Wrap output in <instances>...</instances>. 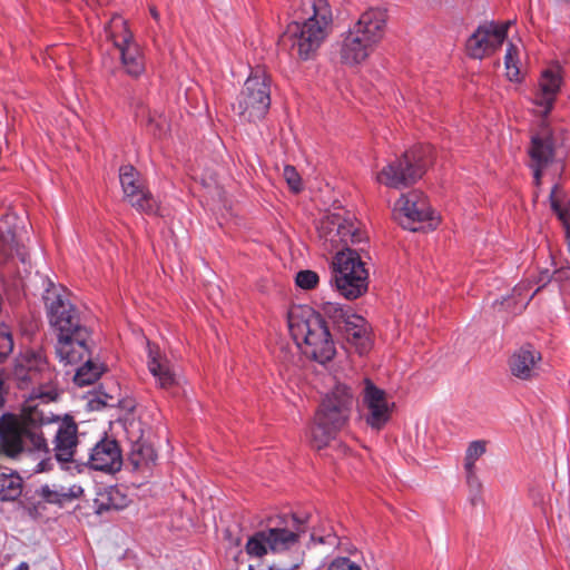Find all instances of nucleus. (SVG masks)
<instances>
[{
	"label": "nucleus",
	"instance_id": "nucleus-1",
	"mask_svg": "<svg viewBox=\"0 0 570 570\" xmlns=\"http://www.w3.org/2000/svg\"><path fill=\"white\" fill-rule=\"evenodd\" d=\"M19 390L28 391L20 416L3 413L0 416V450L13 460L32 459L33 473L51 471L53 460L42 426L51 417L40 407L58 396L55 387L56 373L39 353L26 352L16 360L12 372Z\"/></svg>",
	"mask_w": 570,
	"mask_h": 570
},
{
	"label": "nucleus",
	"instance_id": "nucleus-2",
	"mask_svg": "<svg viewBox=\"0 0 570 570\" xmlns=\"http://www.w3.org/2000/svg\"><path fill=\"white\" fill-rule=\"evenodd\" d=\"M288 330L296 345L314 361L325 364L335 353V343L322 315L308 306L288 312Z\"/></svg>",
	"mask_w": 570,
	"mask_h": 570
},
{
	"label": "nucleus",
	"instance_id": "nucleus-3",
	"mask_svg": "<svg viewBox=\"0 0 570 570\" xmlns=\"http://www.w3.org/2000/svg\"><path fill=\"white\" fill-rule=\"evenodd\" d=\"M387 21L386 10L370 8L342 36L340 58L345 65L354 66L365 61L384 37Z\"/></svg>",
	"mask_w": 570,
	"mask_h": 570
},
{
	"label": "nucleus",
	"instance_id": "nucleus-4",
	"mask_svg": "<svg viewBox=\"0 0 570 570\" xmlns=\"http://www.w3.org/2000/svg\"><path fill=\"white\" fill-rule=\"evenodd\" d=\"M311 9L312 14L302 22L289 23L282 38L303 60L312 58L320 49L330 35L333 22L332 8L327 0H313Z\"/></svg>",
	"mask_w": 570,
	"mask_h": 570
},
{
	"label": "nucleus",
	"instance_id": "nucleus-5",
	"mask_svg": "<svg viewBox=\"0 0 570 570\" xmlns=\"http://www.w3.org/2000/svg\"><path fill=\"white\" fill-rule=\"evenodd\" d=\"M353 395L346 384L337 383L322 400L311 429V444L323 449L348 422Z\"/></svg>",
	"mask_w": 570,
	"mask_h": 570
},
{
	"label": "nucleus",
	"instance_id": "nucleus-6",
	"mask_svg": "<svg viewBox=\"0 0 570 570\" xmlns=\"http://www.w3.org/2000/svg\"><path fill=\"white\" fill-rule=\"evenodd\" d=\"M431 155L430 145H416L384 166L376 174V181L390 188H406L423 176Z\"/></svg>",
	"mask_w": 570,
	"mask_h": 570
},
{
	"label": "nucleus",
	"instance_id": "nucleus-7",
	"mask_svg": "<svg viewBox=\"0 0 570 570\" xmlns=\"http://www.w3.org/2000/svg\"><path fill=\"white\" fill-rule=\"evenodd\" d=\"M292 519L294 523H299L293 530L284 527H268L252 534L245 544L247 556L261 559L269 552L274 554L296 552L302 557L299 539L304 529L295 514Z\"/></svg>",
	"mask_w": 570,
	"mask_h": 570
},
{
	"label": "nucleus",
	"instance_id": "nucleus-8",
	"mask_svg": "<svg viewBox=\"0 0 570 570\" xmlns=\"http://www.w3.org/2000/svg\"><path fill=\"white\" fill-rule=\"evenodd\" d=\"M271 77L264 69L252 70L233 104V110L248 122L262 120L271 107Z\"/></svg>",
	"mask_w": 570,
	"mask_h": 570
},
{
	"label": "nucleus",
	"instance_id": "nucleus-9",
	"mask_svg": "<svg viewBox=\"0 0 570 570\" xmlns=\"http://www.w3.org/2000/svg\"><path fill=\"white\" fill-rule=\"evenodd\" d=\"M332 282L347 299L362 296L368 286V272L356 249L338 250L333 262Z\"/></svg>",
	"mask_w": 570,
	"mask_h": 570
},
{
	"label": "nucleus",
	"instance_id": "nucleus-10",
	"mask_svg": "<svg viewBox=\"0 0 570 570\" xmlns=\"http://www.w3.org/2000/svg\"><path fill=\"white\" fill-rule=\"evenodd\" d=\"M317 233L328 250H346L350 246L367 240L361 223L355 217H345L341 213L328 214L320 219Z\"/></svg>",
	"mask_w": 570,
	"mask_h": 570
},
{
	"label": "nucleus",
	"instance_id": "nucleus-11",
	"mask_svg": "<svg viewBox=\"0 0 570 570\" xmlns=\"http://www.w3.org/2000/svg\"><path fill=\"white\" fill-rule=\"evenodd\" d=\"M395 220L404 228L416 232L428 224L435 228L438 220L433 216L428 198L420 190H411L401 195L393 208Z\"/></svg>",
	"mask_w": 570,
	"mask_h": 570
},
{
	"label": "nucleus",
	"instance_id": "nucleus-12",
	"mask_svg": "<svg viewBox=\"0 0 570 570\" xmlns=\"http://www.w3.org/2000/svg\"><path fill=\"white\" fill-rule=\"evenodd\" d=\"M119 180L124 193V199L137 212L149 215H161L159 202L154 197L139 171L131 165L119 168Z\"/></svg>",
	"mask_w": 570,
	"mask_h": 570
},
{
	"label": "nucleus",
	"instance_id": "nucleus-13",
	"mask_svg": "<svg viewBox=\"0 0 570 570\" xmlns=\"http://www.w3.org/2000/svg\"><path fill=\"white\" fill-rule=\"evenodd\" d=\"M46 307L49 324L57 337L86 327L81 324L79 312L68 295L53 293L47 297Z\"/></svg>",
	"mask_w": 570,
	"mask_h": 570
},
{
	"label": "nucleus",
	"instance_id": "nucleus-14",
	"mask_svg": "<svg viewBox=\"0 0 570 570\" xmlns=\"http://www.w3.org/2000/svg\"><path fill=\"white\" fill-rule=\"evenodd\" d=\"M364 420L375 431L382 430L391 420L394 403L389 402L384 390L370 379L364 380L363 391Z\"/></svg>",
	"mask_w": 570,
	"mask_h": 570
},
{
	"label": "nucleus",
	"instance_id": "nucleus-15",
	"mask_svg": "<svg viewBox=\"0 0 570 570\" xmlns=\"http://www.w3.org/2000/svg\"><path fill=\"white\" fill-rule=\"evenodd\" d=\"M542 366V353L531 343L522 344L508 358L510 374L522 382H531L539 379Z\"/></svg>",
	"mask_w": 570,
	"mask_h": 570
},
{
	"label": "nucleus",
	"instance_id": "nucleus-16",
	"mask_svg": "<svg viewBox=\"0 0 570 570\" xmlns=\"http://www.w3.org/2000/svg\"><path fill=\"white\" fill-rule=\"evenodd\" d=\"M91 333L88 327L57 337L56 354L65 365H77L91 356Z\"/></svg>",
	"mask_w": 570,
	"mask_h": 570
},
{
	"label": "nucleus",
	"instance_id": "nucleus-17",
	"mask_svg": "<svg viewBox=\"0 0 570 570\" xmlns=\"http://www.w3.org/2000/svg\"><path fill=\"white\" fill-rule=\"evenodd\" d=\"M509 23L497 24L488 22L478 27L466 41V50L470 57L482 59L495 51L504 42Z\"/></svg>",
	"mask_w": 570,
	"mask_h": 570
},
{
	"label": "nucleus",
	"instance_id": "nucleus-18",
	"mask_svg": "<svg viewBox=\"0 0 570 570\" xmlns=\"http://www.w3.org/2000/svg\"><path fill=\"white\" fill-rule=\"evenodd\" d=\"M82 494L83 489L79 484H72L69 487L61 484H42L35 491V499H38V501L31 503L29 514L32 517L39 515L40 510L45 508V503L62 508L79 499Z\"/></svg>",
	"mask_w": 570,
	"mask_h": 570
},
{
	"label": "nucleus",
	"instance_id": "nucleus-19",
	"mask_svg": "<svg viewBox=\"0 0 570 570\" xmlns=\"http://www.w3.org/2000/svg\"><path fill=\"white\" fill-rule=\"evenodd\" d=\"M562 81V70L559 65H552L542 70L534 91L533 104L540 109L543 117H547L553 109Z\"/></svg>",
	"mask_w": 570,
	"mask_h": 570
},
{
	"label": "nucleus",
	"instance_id": "nucleus-20",
	"mask_svg": "<svg viewBox=\"0 0 570 570\" xmlns=\"http://www.w3.org/2000/svg\"><path fill=\"white\" fill-rule=\"evenodd\" d=\"M88 464L96 471L118 472L122 466V454L118 442L108 436L99 440L90 450Z\"/></svg>",
	"mask_w": 570,
	"mask_h": 570
},
{
	"label": "nucleus",
	"instance_id": "nucleus-21",
	"mask_svg": "<svg viewBox=\"0 0 570 570\" xmlns=\"http://www.w3.org/2000/svg\"><path fill=\"white\" fill-rule=\"evenodd\" d=\"M49 416L51 421L43 425L41 430L48 428L51 423L58 424L53 441L56 460L63 463L72 462L78 444L77 424L70 419L59 421L51 415ZM42 433L45 434V431H42Z\"/></svg>",
	"mask_w": 570,
	"mask_h": 570
},
{
	"label": "nucleus",
	"instance_id": "nucleus-22",
	"mask_svg": "<svg viewBox=\"0 0 570 570\" xmlns=\"http://www.w3.org/2000/svg\"><path fill=\"white\" fill-rule=\"evenodd\" d=\"M529 155L534 184L539 186L543 168L550 165L554 158V142L548 130H542L540 134L532 136Z\"/></svg>",
	"mask_w": 570,
	"mask_h": 570
},
{
	"label": "nucleus",
	"instance_id": "nucleus-23",
	"mask_svg": "<svg viewBox=\"0 0 570 570\" xmlns=\"http://www.w3.org/2000/svg\"><path fill=\"white\" fill-rule=\"evenodd\" d=\"M147 347V366L156 384L165 390L174 387L177 384V375L170 361L156 345L148 342Z\"/></svg>",
	"mask_w": 570,
	"mask_h": 570
},
{
	"label": "nucleus",
	"instance_id": "nucleus-24",
	"mask_svg": "<svg viewBox=\"0 0 570 570\" xmlns=\"http://www.w3.org/2000/svg\"><path fill=\"white\" fill-rule=\"evenodd\" d=\"M346 340L357 346L360 353L368 346L366 321L360 315L351 313L344 323L337 328Z\"/></svg>",
	"mask_w": 570,
	"mask_h": 570
},
{
	"label": "nucleus",
	"instance_id": "nucleus-25",
	"mask_svg": "<svg viewBox=\"0 0 570 570\" xmlns=\"http://www.w3.org/2000/svg\"><path fill=\"white\" fill-rule=\"evenodd\" d=\"M118 50L122 67L129 76L139 77L145 72V56L136 41Z\"/></svg>",
	"mask_w": 570,
	"mask_h": 570
},
{
	"label": "nucleus",
	"instance_id": "nucleus-26",
	"mask_svg": "<svg viewBox=\"0 0 570 570\" xmlns=\"http://www.w3.org/2000/svg\"><path fill=\"white\" fill-rule=\"evenodd\" d=\"M23 488L22 478L13 471L0 469V500L11 502L17 500Z\"/></svg>",
	"mask_w": 570,
	"mask_h": 570
},
{
	"label": "nucleus",
	"instance_id": "nucleus-27",
	"mask_svg": "<svg viewBox=\"0 0 570 570\" xmlns=\"http://www.w3.org/2000/svg\"><path fill=\"white\" fill-rule=\"evenodd\" d=\"M106 35L117 49L134 42V36L121 16H114L106 27Z\"/></svg>",
	"mask_w": 570,
	"mask_h": 570
},
{
	"label": "nucleus",
	"instance_id": "nucleus-28",
	"mask_svg": "<svg viewBox=\"0 0 570 570\" xmlns=\"http://www.w3.org/2000/svg\"><path fill=\"white\" fill-rule=\"evenodd\" d=\"M132 109L136 119L140 122H146L155 136L160 137L166 132L167 121L165 116L151 112L141 101L136 102Z\"/></svg>",
	"mask_w": 570,
	"mask_h": 570
},
{
	"label": "nucleus",
	"instance_id": "nucleus-29",
	"mask_svg": "<svg viewBox=\"0 0 570 570\" xmlns=\"http://www.w3.org/2000/svg\"><path fill=\"white\" fill-rule=\"evenodd\" d=\"M529 289L530 288L527 283H519L513 288L512 295L500 302V305L507 306V308L513 314L522 312L537 293V291H534L529 294Z\"/></svg>",
	"mask_w": 570,
	"mask_h": 570
},
{
	"label": "nucleus",
	"instance_id": "nucleus-30",
	"mask_svg": "<svg viewBox=\"0 0 570 570\" xmlns=\"http://www.w3.org/2000/svg\"><path fill=\"white\" fill-rule=\"evenodd\" d=\"M322 317L328 318L338 328L352 313L351 308L334 302H324L318 312Z\"/></svg>",
	"mask_w": 570,
	"mask_h": 570
},
{
	"label": "nucleus",
	"instance_id": "nucleus-31",
	"mask_svg": "<svg viewBox=\"0 0 570 570\" xmlns=\"http://www.w3.org/2000/svg\"><path fill=\"white\" fill-rule=\"evenodd\" d=\"M101 375V367L91 361V356L83 361V364L77 368L73 381L79 386H86L95 383Z\"/></svg>",
	"mask_w": 570,
	"mask_h": 570
},
{
	"label": "nucleus",
	"instance_id": "nucleus-32",
	"mask_svg": "<svg viewBox=\"0 0 570 570\" xmlns=\"http://www.w3.org/2000/svg\"><path fill=\"white\" fill-rule=\"evenodd\" d=\"M157 459V454L154 449L145 443H138L135 445L131 452V462L136 468L148 466L154 464Z\"/></svg>",
	"mask_w": 570,
	"mask_h": 570
},
{
	"label": "nucleus",
	"instance_id": "nucleus-33",
	"mask_svg": "<svg viewBox=\"0 0 570 570\" xmlns=\"http://www.w3.org/2000/svg\"><path fill=\"white\" fill-rule=\"evenodd\" d=\"M485 441L478 440L469 444L464 456V471L465 473L476 472L475 463L485 453Z\"/></svg>",
	"mask_w": 570,
	"mask_h": 570
},
{
	"label": "nucleus",
	"instance_id": "nucleus-34",
	"mask_svg": "<svg viewBox=\"0 0 570 570\" xmlns=\"http://www.w3.org/2000/svg\"><path fill=\"white\" fill-rule=\"evenodd\" d=\"M505 73L509 80L517 81L519 79V49L515 45L509 43L504 56Z\"/></svg>",
	"mask_w": 570,
	"mask_h": 570
},
{
	"label": "nucleus",
	"instance_id": "nucleus-35",
	"mask_svg": "<svg viewBox=\"0 0 570 570\" xmlns=\"http://www.w3.org/2000/svg\"><path fill=\"white\" fill-rule=\"evenodd\" d=\"M465 482L469 490L468 500L471 505L476 507L483 503V485L481 480L479 479L476 472L474 473H465Z\"/></svg>",
	"mask_w": 570,
	"mask_h": 570
},
{
	"label": "nucleus",
	"instance_id": "nucleus-36",
	"mask_svg": "<svg viewBox=\"0 0 570 570\" xmlns=\"http://www.w3.org/2000/svg\"><path fill=\"white\" fill-rule=\"evenodd\" d=\"M559 191H560V186L558 184H556L552 187V190L550 193L551 208L557 214L558 218L561 220L563 226L569 230L570 229V210L568 209L567 206L562 205L559 202V198H558Z\"/></svg>",
	"mask_w": 570,
	"mask_h": 570
},
{
	"label": "nucleus",
	"instance_id": "nucleus-37",
	"mask_svg": "<svg viewBox=\"0 0 570 570\" xmlns=\"http://www.w3.org/2000/svg\"><path fill=\"white\" fill-rule=\"evenodd\" d=\"M318 281L317 273L309 269L298 272L295 278L296 285L303 289L314 288Z\"/></svg>",
	"mask_w": 570,
	"mask_h": 570
},
{
	"label": "nucleus",
	"instance_id": "nucleus-38",
	"mask_svg": "<svg viewBox=\"0 0 570 570\" xmlns=\"http://www.w3.org/2000/svg\"><path fill=\"white\" fill-rule=\"evenodd\" d=\"M320 570H362L358 564L345 557H338L332 560L327 566Z\"/></svg>",
	"mask_w": 570,
	"mask_h": 570
},
{
	"label": "nucleus",
	"instance_id": "nucleus-39",
	"mask_svg": "<svg viewBox=\"0 0 570 570\" xmlns=\"http://www.w3.org/2000/svg\"><path fill=\"white\" fill-rule=\"evenodd\" d=\"M283 176L294 193H299L302 190V179L295 167L289 165L285 166Z\"/></svg>",
	"mask_w": 570,
	"mask_h": 570
},
{
	"label": "nucleus",
	"instance_id": "nucleus-40",
	"mask_svg": "<svg viewBox=\"0 0 570 570\" xmlns=\"http://www.w3.org/2000/svg\"><path fill=\"white\" fill-rule=\"evenodd\" d=\"M13 348V341L10 332L0 328V362H2Z\"/></svg>",
	"mask_w": 570,
	"mask_h": 570
},
{
	"label": "nucleus",
	"instance_id": "nucleus-41",
	"mask_svg": "<svg viewBox=\"0 0 570 570\" xmlns=\"http://www.w3.org/2000/svg\"><path fill=\"white\" fill-rule=\"evenodd\" d=\"M312 540L317 541L322 544H328V546H337L338 544V538L336 534H326L324 537L316 538L314 534H312Z\"/></svg>",
	"mask_w": 570,
	"mask_h": 570
},
{
	"label": "nucleus",
	"instance_id": "nucleus-42",
	"mask_svg": "<svg viewBox=\"0 0 570 570\" xmlns=\"http://www.w3.org/2000/svg\"><path fill=\"white\" fill-rule=\"evenodd\" d=\"M120 508H121V505H120V504H117V503H115V502H112V498H111V497H109V502H108V503H104V502H102V503H100V504L98 505V508H97V512H98V513H101V512H102V511H105V510H110V509L118 510V509H120Z\"/></svg>",
	"mask_w": 570,
	"mask_h": 570
},
{
	"label": "nucleus",
	"instance_id": "nucleus-43",
	"mask_svg": "<svg viewBox=\"0 0 570 570\" xmlns=\"http://www.w3.org/2000/svg\"><path fill=\"white\" fill-rule=\"evenodd\" d=\"M6 402V390H4V382L2 377L0 376V410L3 407Z\"/></svg>",
	"mask_w": 570,
	"mask_h": 570
},
{
	"label": "nucleus",
	"instance_id": "nucleus-44",
	"mask_svg": "<svg viewBox=\"0 0 570 570\" xmlns=\"http://www.w3.org/2000/svg\"><path fill=\"white\" fill-rule=\"evenodd\" d=\"M149 12H150V14H151V17H153V19H154L155 21H159V19H160V13H159V11L156 9V7H150V8H149Z\"/></svg>",
	"mask_w": 570,
	"mask_h": 570
},
{
	"label": "nucleus",
	"instance_id": "nucleus-45",
	"mask_svg": "<svg viewBox=\"0 0 570 570\" xmlns=\"http://www.w3.org/2000/svg\"><path fill=\"white\" fill-rule=\"evenodd\" d=\"M16 570H30L29 564L27 562H21Z\"/></svg>",
	"mask_w": 570,
	"mask_h": 570
},
{
	"label": "nucleus",
	"instance_id": "nucleus-46",
	"mask_svg": "<svg viewBox=\"0 0 570 570\" xmlns=\"http://www.w3.org/2000/svg\"><path fill=\"white\" fill-rule=\"evenodd\" d=\"M556 3L558 4H561V3H568L570 4V0H553Z\"/></svg>",
	"mask_w": 570,
	"mask_h": 570
}]
</instances>
